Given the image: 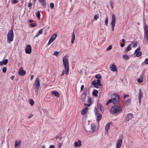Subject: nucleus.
Returning <instances> with one entry per match:
<instances>
[{"mask_svg": "<svg viewBox=\"0 0 148 148\" xmlns=\"http://www.w3.org/2000/svg\"><path fill=\"white\" fill-rule=\"evenodd\" d=\"M63 62L65 70H63L61 74V76L64 75L65 73L66 75H68L69 72V63L67 59V57L66 56H64L63 59Z\"/></svg>", "mask_w": 148, "mask_h": 148, "instance_id": "f257e3e1", "label": "nucleus"}, {"mask_svg": "<svg viewBox=\"0 0 148 148\" xmlns=\"http://www.w3.org/2000/svg\"><path fill=\"white\" fill-rule=\"evenodd\" d=\"M122 110V108L120 106L115 105L111 107L110 112L112 115L118 114L120 113Z\"/></svg>", "mask_w": 148, "mask_h": 148, "instance_id": "f03ea898", "label": "nucleus"}, {"mask_svg": "<svg viewBox=\"0 0 148 148\" xmlns=\"http://www.w3.org/2000/svg\"><path fill=\"white\" fill-rule=\"evenodd\" d=\"M34 86L35 90V94L37 95L38 94V90L40 86V79L39 78H37L36 79V81L34 84Z\"/></svg>", "mask_w": 148, "mask_h": 148, "instance_id": "7ed1b4c3", "label": "nucleus"}, {"mask_svg": "<svg viewBox=\"0 0 148 148\" xmlns=\"http://www.w3.org/2000/svg\"><path fill=\"white\" fill-rule=\"evenodd\" d=\"M14 37L13 30L12 29L10 30L7 34V41L9 44L13 41Z\"/></svg>", "mask_w": 148, "mask_h": 148, "instance_id": "20e7f679", "label": "nucleus"}, {"mask_svg": "<svg viewBox=\"0 0 148 148\" xmlns=\"http://www.w3.org/2000/svg\"><path fill=\"white\" fill-rule=\"evenodd\" d=\"M112 99L113 103L115 105L118 104L119 103V97L117 94L115 93L112 95Z\"/></svg>", "mask_w": 148, "mask_h": 148, "instance_id": "39448f33", "label": "nucleus"}, {"mask_svg": "<svg viewBox=\"0 0 148 148\" xmlns=\"http://www.w3.org/2000/svg\"><path fill=\"white\" fill-rule=\"evenodd\" d=\"M116 21V18L115 15L113 14L112 15V21L111 23L112 25V31L114 30V26H115Z\"/></svg>", "mask_w": 148, "mask_h": 148, "instance_id": "423d86ee", "label": "nucleus"}, {"mask_svg": "<svg viewBox=\"0 0 148 148\" xmlns=\"http://www.w3.org/2000/svg\"><path fill=\"white\" fill-rule=\"evenodd\" d=\"M32 51V47L30 45H28L25 49V52L27 54H30Z\"/></svg>", "mask_w": 148, "mask_h": 148, "instance_id": "0eeeda50", "label": "nucleus"}, {"mask_svg": "<svg viewBox=\"0 0 148 148\" xmlns=\"http://www.w3.org/2000/svg\"><path fill=\"white\" fill-rule=\"evenodd\" d=\"M57 35L55 34H53L50 38L48 43V45H50L55 40Z\"/></svg>", "mask_w": 148, "mask_h": 148, "instance_id": "6e6552de", "label": "nucleus"}, {"mask_svg": "<svg viewBox=\"0 0 148 148\" xmlns=\"http://www.w3.org/2000/svg\"><path fill=\"white\" fill-rule=\"evenodd\" d=\"M18 74L21 76H23L25 74L26 71L23 70L22 67H21L18 72Z\"/></svg>", "mask_w": 148, "mask_h": 148, "instance_id": "1a4fd4ad", "label": "nucleus"}, {"mask_svg": "<svg viewBox=\"0 0 148 148\" xmlns=\"http://www.w3.org/2000/svg\"><path fill=\"white\" fill-rule=\"evenodd\" d=\"M122 143V140L120 139H118L116 143V148H120Z\"/></svg>", "mask_w": 148, "mask_h": 148, "instance_id": "9d476101", "label": "nucleus"}, {"mask_svg": "<svg viewBox=\"0 0 148 148\" xmlns=\"http://www.w3.org/2000/svg\"><path fill=\"white\" fill-rule=\"evenodd\" d=\"M133 118V115L132 114L130 113L127 114L126 118V122H127L132 119Z\"/></svg>", "mask_w": 148, "mask_h": 148, "instance_id": "9b49d317", "label": "nucleus"}, {"mask_svg": "<svg viewBox=\"0 0 148 148\" xmlns=\"http://www.w3.org/2000/svg\"><path fill=\"white\" fill-rule=\"evenodd\" d=\"M139 94L138 96V98L139 99V102L140 103V102L141 98L143 97V92L142 90L139 89Z\"/></svg>", "mask_w": 148, "mask_h": 148, "instance_id": "f8f14e48", "label": "nucleus"}, {"mask_svg": "<svg viewBox=\"0 0 148 148\" xmlns=\"http://www.w3.org/2000/svg\"><path fill=\"white\" fill-rule=\"evenodd\" d=\"M145 36L148 40V26L145 25Z\"/></svg>", "mask_w": 148, "mask_h": 148, "instance_id": "ddd939ff", "label": "nucleus"}, {"mask_svg": "<svg viewBox=\"0 0 148 148\" xmlns=\"http://www.w3.org/2000/svg\"><path fill=\"white\" fill-rule=\"evenodd\" d=\"M110 70L113 72H115L117 70L116 66L114 64L110 65Z\"/></svg>", "mask_w": 148, "mask_h": 148, "instance_id": "4468645a", "label": "nucleus"}, {"mask_svg": "<svg viewBox=\"0 0 148 148\" xmlns=\"http://www.w3.org/2000/svg\"><path fill=\"white\" fill-rule=\"evenodd\" d=\"M82 145L81 142L80 140H78L77 141L75 142L74 146L75 147H79Z\"/></svg>", "mask_w": 148, "mask_h": 148, "instance_id": "2eb2a0df", "label": "nucleus"}, {"mask_svg": "<svg viewBox=\"0 0 148 148\" xmlns=\"http://www.w3.org/2000/svg\"><path fill=\"white\" fill-rule=\"evenodd\" d=\"M41 4L42 6L44 8H45L46 4L45 0H38Z\"/></svg>", "mask_w": 148, "mask_h": 148, "instance_id": "dca6fc26", "label": "nucleus"}, {"mask_svg": "<svg viewBox=\"0 0 148 148\" xmlns=\"http://www.w3.org/2000/svg\"><path fill=\"white\" fill-rule=\"evenodd\" d=\"M8 62V60L7 59H5L3 61L0 62V66L3 65H5L7 64Z\"/></svg>", "mask_w": 148, "mask_h": 148, "instance_id": "f3484780", "label": "nucleus"}, {"mask_svg": "<svg viewBox=\"0 0 148 148\" xmlns=\"http://www.w3.org/2000/svg\"><path fill=\"white\" fill-rule=\"evenodd\" d=\"M138 82L140 83H142L143 81V76L142 74L140 77L139 78L137 79Z\"/></svg>", "mask_w": 148, "mask_h": 148, "instance_id": "a211bd4d", "label": "nucleus"}, {"mask_svg": "<svg viewBox=\"0 0 148 148\" xmlns=\"http://www.w3.org/2000/svg\"><path fill=\"white\" fill-rule=\"evenodd\" d=\"M111 124L110 122H109L106 125L105 127V130L107 134L108 133V131L110 128V126Z\"/></svg>", "mask_w": 148, "mask_h": 148, "instance_id": "6ab92c4d", "label": "nucleus"}, {"mask_svg": "<svg viewBox=\"0 0 148 148\" xmlns=\"http://www.w3.org/2000/svg\"><path fill=\"white\" fill-rule=\"evenodd\" d=\"M97 116V121H99L101 119L102 116L101 114L99 113L96 115Z\"/></svg>", "mask_w": 148, "mask_h": 148, "instance_id": "aec40b11", "label": "nucleus"}, {"mask_svg": "<svg viewBox=\"0 0 148 148\" xmlns=\"http://www.w3.org/2000/svg\"><path fill=\"white\" fill-rule=\"evenodd\" d=\"M51 93L55 95L56 97H60L59 93L56 91H53Z\"/></svg>", "mask_w": 148, "mask_h": 148, "instance_id": "412c9836", "label": "nucleus"}, {"mask_svg": "<svg viewBox=\"0 0 148 148\" xmlns=\"http://www.w3.org/2000/svg\"><path fill=\"white\" fill-rule=\"evenodd\" d=\"M96 128V125L94 123H92L91 125V129L92 130V132H94Z\"/></svg>", "mask_w": 148, "mask_h": 148, "instance_id": "4be33fe9", "label": "nucleus"}, {"mask_svg": "<svg viewBox=\"0 0 148 148\" xmlns=\"http://www.w3.org/2000/svg\"><path fill=\"white\" fill-rule=\"evenodd\" d=\"M21 142L20 141H15V142L14 147H19L20 145Z\"/></svg>", "mask_w": 148, "mask_h": 148, "instance_id": "5701e85b", "label": "nucleus"}, {"mask_svg": "<svg viewBox=\"0 0 148 148\" xmlns=\"http://www.w3.org/2000/svg\"><path fill=\"white\" fill-rule=\"evenodd\" d=\"M88 110V108L87 107L85 108L82 110V114H86Z\"/></svg>", "mask_w": 148, "mask_h": 148, "instance_id": "b1692460", "label": "nucleus"}, {"mask_svg": "<svg viewBox=\"0 0 148 148\" xmlns=\"http://www.w3.org/2000/svg\"><path fill=\"white\" fill-rule=\"evenodd\" d=\"M75 35L74 33H73L72 34V38L71 39V42L73 44L75 40Z\"/></svg>", "mask_w": 148, "mask_h": 148, "instance_id": "393cba45", "label": "nucleus"}, {"mask_svg": "<svg viewBox=\"0 0 148 148\" xmlns=\"http://www.w3.org/2000/svg\"><path fill=\"white\" fill-rule=\"evenodd\" d=\"M131 99H129L126 101L125 102L124 104L125 105L127 106L131 103Z\"/></svg>", "mask_w": 148, "mask_h": 148, "instance_id": "a878e982", "label": "nucleus"}, {"mask_svg": "<svg viewBox=\"0 0 148 148\" xmlns=\"http://www.w3.org/2000/svg\"><path fill=\"white\" fill-rule=\"evenodd\" d=\"M98 105L99 107V108L101 111V112L103 113L104 111V108L101 105L100 103H99Z\"/></svg>", "mask_w": 148, "mask_h": 148, "instance_id": "bb28decb", "label": "nucleus"}, {"mask_svg": "<svg viewBox=\"0 0 148 148\" xmlns=\"http://www.w3.org/2000/svg\"><path fill=\"white\" fill-rule=\"evenodd\" d=\"M98 93V90H95L94 91H93L92 92V94L96 97H97V93Z\"/></svg>", "mask_w": 148, "mask_h": 148, "instance_id": "cd10ccee", "label": "nucleus"}, {"mask_svg": "<svg viewBox=\"0 0 148 148\" xmlns=\"http://www.w3.org/2000/svg\"><path fill=\"white\" fill-rule=\"evenodd\" d=\"M123 58L125 60H127L129 59V57L127 55H124L123 56Z\"/></svg>", "mask_w": 148, "mask_h": 148, "instance_id": "c85d7f7f", "label": "nucleus"}, {"mask_svg": "<svg viewBox=\"0 0 148 148\" xmlns=\"http://www.w3.org/2000/svg\"><path fill=\"white\" fill-rule=\"evenodd\" d=\"M86 97V94L85 93H83L81 95V98L83 100H84Z\"/></svg>", "mask_w": 148, "mask_h": 148, "instance_id": "c756f323", "label": "nucleus"}, {"mask_svg": "<svg viewBox=\"0 0 148 148\" xmlns=\"http://www.w3.org/2000/svg\"><path fill=\"white\" fill-rule=\"evenodd\" d=\"M36 16L39 18L40 19V14L39 11H38L36 14Z\"/></svg>", "mask_w": 148, "mask_h": 148, "instance_id": "7c9ffc66", "label": "nucleus"}, {"mask_svg": "<svg viewBox=\"0 0 148 148\" xmlns=\"http://www.w3.org/2000/svg\"><path fill=\"white\" fill-rule=\"evenodd\" d=\"M97 82V84L98 85H99L100 86H101V80L99 79H98L96 81Z\"/></svg>", "mask_w": 148, "mask_h": 148, "instance_id": "2f4dec72", "label": "nucleus"}, {"mask_svg": "<svg viewBox=\"0 0 148 148\" xmlns=\"http://www.w3.org/2000/svg\"><path fill=\"white\" fill-rule=\"evenodd\" d=\"M131 45H130L127 47L126 49V51L127 52V51H129V50H131Z\"/></svg>", "mask_w": 148, "mask_h": 148, "instance_id": "473e14b6", "label": "nucleus"}, {"mask_svg": "<svg viewBox=\"0 0 148 148\" xmlns=\"http://www.w3.org/2000/svg\"><path fill=\"white\" fill-rule=\"evenodd\" d=\"M29 103L32 106H33L34 104V101L32 99H30L29 101Z\"/></svg>", "mask_w": 148, "mask_h": 148, "instance_id": "72a5a7b5", "label": "nucleus"}, {"mask_svg": "<svg viewBox=\"0 0 148 148\" xmlns=\"http://www.w3.org/2000/svg\"><path fill=\"white\" fill-rule=\"evenodd\" d=\"M136 56L137 57H140L142 55V52L141 51H139L136 53Z\"/></svg>", "mask_w": 148, "mask_h": 148, "instance_id": "f704fd0d", "label": "nucleus"}, {"mask_svg": "<svg viewBox=\"0 0 148 148\" xmlns=\"http://www.w3.org/2000/svg\"><path fill=\"white\" fill-rule=\"evenodd\" d=\"M59 52H58V51H56L54 52L53 54V56H57L59 55Z\"/></svg>", "mask_w": 148, "mask_h": 148, "instance_id": "c9c22d12", "label": "nucleus"}, {"mask_svg": "<svg viewBox=\"0 0 148 148\" xmlns=\"http://www.w3.org/2000/svg\"><path fill=\"white\" fill-rule=\"evenodd\" d=\"M112 46L110 45L107 47V48L106 49V51H109L112 49Z\"/></svg>", "mask_w": 148, "mask_h": 148, "instance_id": "e433bc0d", "label": "nucleus"}, {"mask_svg": "<svg viewBox=\"0 0 148 148\" xmlns=\"http://www.w3.org/2000/svg\"><path fill=\"white\" fill-rule=\"evenodd\" d=\"M95 77L97 79L101 78V77L100 74H99L96 75L95 76Z\"/></svg>", "mask_w": 148, "mask_h": 148, "instance_id": "4c0bfd02", "label": "nucleus"}, {"mask_svg": "<svg viewBox=\"0 0 148 148\" xmlns=\"http://www.w3.org/2000/svg\"><path fill=\"white\" fill-rule=\"evenodd\" d=\"M144 63L145 65H147L148 64V58H146L145 60Z\"/></svg>", "mask_w": 148, "mask_h": 148, "instance_id": "58836bf2", "label": "nucleus"}, {"mask_svg": "<svg viewBox=\"0 0 148 148\" xmlns=\"http://www.w3.org/2000/svg\"><path fill=\"white\" fill-rule=\"evenodd\" d=\"M105 23L106 24V25H108V17H107L106 19V20L105 21Z\"/></svg>", "mask_w": 148, "mask_h": 148, "instance_id": "ea45409f", "label": "nucleus"}, {"mask_svg": "<svg viewBox=\"0 0 148 148\" xmlns=\"http://www.w3.org/2000/svg\"><path fill=\"white\" fill-rule=\"evenodd\" d=\"M50 7L51 8L53 9L54 7V4L53 3H51L50 4Z\"/></svg>", "mask_w": 148, "mask_h": 148, "instance_id": "a19ab883", "label": "nucleus"}, {"mask_svg": "<svg viewBox=\"0 0 148 148\" xmlns=\"http://www.w3.org/2000/svg\"><path fill=\"white\" fill-rule=\"evenodd\" d=\"M140 50V48H137L135 51V53H136L137 52H139V51Z\"/></svg>", "mask_w": 148, "mask_h": 148, "instance_id": "79ce46f5", "label": "nucleus"}, {"mask_svg": "<svg viewBox=\"0 0 148 148\" xmlns=\"http://www.w3.org/2000/svg\"><path fill=\"white\" fill-rule=\"evenodd\" d=\"M37 25L36 23H35L34 24L32 23L30 24V26L32 27H36Z\"/></svg>", "mask_w": 148, "mask_h": 148, "instance_id": "37998d69", "label": "nucleus"}, {"mask_svg": "<svg viewBox=\"0 0 148 148\" xmlns=\"http://www.w3.org/2000/svg\"><path fill=\"white\" fill-rule=\"evenodd\" d=\"M92 99L91 98H89L88 100V103H91Z\"/></svg>", "mask_w": 148, "mask_h": 148, "instance_id": "c03bdc74", "label": "nucleus"}, {"mask_svg": "<svg viewBox=\"0 0 148 148\" xmlns=\"http://www.w3.org/2000/svg\"><path fill=\"white\" fill-rule=\"evenodd\" d=\"M97 82L96 80H95L92 82V84L94 86L97 84Z\"/></svg>", "mask_w": 148, "mask_h": 148, "instance_id": "a18cd8bd", "label": "nucleus"}, {"mask_svg": "<svg viewBox=\"0 0 148 148\" xmlns=\"http://www.w3.org/2000/svg\"><path fill=\"white\" fill-rule=\"evenodd\" d=\"M99 17L98 14H96L94 16V18L95 20H97L98 18Z\"/></svg>", "mask_w": 148, "mask_h": 148, "instance_id": "49530a36", "label": "nucleus"}, {"mask_svg": "<svg viewBox=\"0 0 148 148\" xmlns=\"http://www.w3.org/2000/svg\"><path fill=\"white\" fill-rule=\"evenodd\" d=\"M95 113L96 115V114H98V110H97V108H96V107L95 108Z\"/></svg>", "mask_w": 148, "mask_h": 148, "instance_id": "de8ad7c7", "label": "nucleus"}, {"mask_svg": "<svg viewBox=\"0 0 148 148\" xmlns=\"http://www.w3.org/2000/svg\"><path fill=\"white\" fill-rule=\"evenodd\" d=\"M2 71L3 73H5L6 71V68L5 67L3 68L2 69Z\"/></svg>", "mask_w": 148, "mask_h": 148, "instance_id": "09e8293b", "label": "nucleus"}, {"mask_svg": "<svg viewBox=\"0 0 148 148\" xmlns=\"http://www.w3.org/2000/svg\"><path fill=\"white\" fill-rule=\"evenodd\" d=\"M42 33V29H41L39 30L38 32V34L40 35Z\"/></svg>", "mask_w": 148, "mask_h": 148, "instance_id": "8fccbe9b", "label": "nucleus"}, {"mask_svg": "<svg viewBox=\"0 0 148 148\" xmlns=\"http://www.w3.org/2000/svg\"><path fill=\"white\" fill-rule=\"evenodd\" d=\"M137 43H134L133 44V45H132V47L134 48H135L137 47Z\"/></svg>", "mask_w": 148, "mask_h": 148, "instance_id": "3c124183", "label": "nucleus"}, {"mask_svg": "<svg viewBox=\"0 0 148 148\" xmlns=\"http://www.w3.org/2000/svg\"><path fill=\"white\" fill-rule=\"evenodd\" d=\"M12 2L13 3H15L18 2V1L16 0H12Z\"/></svg>", "mask_w": 148, "mask_h": 148, "instance_id": "603ef678", "label": "nucleus"}, {"mask_svg": "<svg viewBox=\"0 0 148 148\" xmlns=\"http://www.w3.org/2000/svg\"><path fill=\"white\" fill-rule=\"evenodd\" d=\"M49 148H55V147L54 145H51L49 147Z\"/></svg>", "mask_w": 148, "mask_h": 148, "instance_id": "864d4df0", "label": "nucleus"}, {"mask_svg": "<svg viewBox=\"0 0 148 148\" xmlns=\"http://www.w3.org/2000/svg\"><path fill=\"white\" fill-rule=\"evenodd\" d=\"M32 5V4L31 3H29L28 5V7H31Z\"/></svg>", "mask_w": 148, "mask_h": 148, "instance_id": "5fc2aeb1", "label": "nucleus"}, {"mask_svg": "<svg viewBox=\"0 0 148 148\" xmlns=\"http://www.w3.org/2000/svg\"><path fill=\"white\" fill-rule=\"evenodd\" d=\"M108 102H109V103L112 102H113V101H112V99H109V100L108 101Z\"/></svg>", "mask_w": 148, "mask_h": 148, "instance_id": "6e6d98bb", "label": "nucleus"}, {"mask_svg": "<svg viewBox=\"0 0 148 148\" xmlns=\"http://www.w3.org/2000/svg\"><path fill=\"white\" fill-rule=\"evenodd\" d=\"M84 87V85H82L81 86V91H82V90H83Z\"/></svg>", "mask_w": 148, "mask_h": 148, "instance_id": "4d7b16f0", "label": "nucleus"}, {"mask_svg": "<svg viewBox=\"0 0 148 148\" xmlns=\"http://www.w3.org/2000/svg\"><path fill=\"white\" fill-rule=\"evenodd\" d=\"M94 87L96 88H98L99 87L97 84H96L95 85H94Z\"/></svg>", "mask_w": 148, "mask_h": 148, "instance_id": "13d9d810", "label": "nucleus"}, {"mask_svg": "<svg viewBox=\"0 0 148 148\" xmlns=\"http://www.w3.org/2000/svg\"><path fill=\"white\" fill-rule=\"evenodd\" d=\"M40 35L38 33L36 34V36L34 37V38L35 39L36 37H38Z\"/></svg>", "mask_w": 148, "mask_h": 148, "instance_id": "bf43d9fd", "label": "nucleus"}, {"mask_svg": "<svg viewBox=\"0 0 148 148\" xmlns=\"http://www.w3.org/2000/svg\"><path fill=\"white\" fill-rule=\"evenodd\" d=\"M34 77V75H32L30 77V79L31 80H32L33 79Z\"/></svg>", "mask_w": 148, "mask_h": 148, "instance_id": "052dcab7", "label": "nucleus"}, {"mask_svg": "<svg viewBox=\"0 0 148 148\" xmlns=\"http://www.w3.org/2000/svg\"><path fill=\"white\" fill-rule=\"evenodd\" d=\"M40 148H46L45 145H42L41 146Z\"/></svg>", "mask_w": 148, "mask_h": 148, "instance_id": "680f3d73", "label": "nucleus"}, {"mask_svg": "<svg viewBox=\"0 0 148 148\" xmlns=\"http://www.w3.org/2000/svg\"><path fill=\"white\" fill-rule=\"evenodd\" d=\"M125 44L124 43H122L121 45V46L122 47H123L124 46Z\"/></svg>", "mask_w": 148, "mask_h": 148, "instance_id": "e2e57ef3", "label": "nucleus"}, {"mask_svg": "<svg viewBox=\"0 0 148 148\" xmlns=\"http://www.w3.org/2000/svg\"><path fill=\"white\" fill-rule=\"evenodd\" d=\"M129 95H125L124 96V98H126V97H129Z\"/></svg>", "mask_w": 148, "mask_h": 148, "instance_id": "0e129e2a", "label": "nucleus"}, {"mask_svg": "<svg viewBox=\"0 0 148 148\" xmlns=\"http://www.w3.org/2000/svg\"><path fill=\"white\" fill-rule=\"evenodd\" d=\"M121 41L122 42H123V43H125V40L124 39H122V40H121Z\"/></svg>", "mask_w": 148, "mask_h": 148, "instance_id": "69168bd1", "label": "nucleus"}, {"mask_svg": "<svg viewBox=\"0 0 148 148\" xmlns=\"http://www.w3.org/2000/svg\"><path fill=\"white\" fill-rule=\"evenodd\" d=\"M62 146V143H60L59 145V148H61V147Z\"/></svg>", "mask_w": 148, "mask_h": 148, "instance_id": "338daca9", "label": "nucleus"}, {"mask_svg": "<svg viewBox=\"0 0 148 148\" xmlns=\"http://www.w3.org/2000/svg\"><path fill=\"white\" fill-rule=\"evenodd\" d=\"M14 77L13 76H12L10 78L12 80H13L14 79Z\"/></svg>", "mask_w": 148, "mask_h": 148, "instance_id": "774afa93", "label": "nucleus"}]
</instances>
